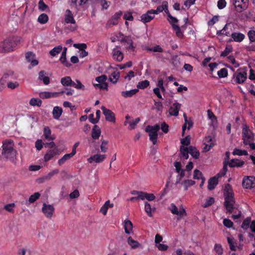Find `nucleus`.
Returning a JSON list of instances; mask_svg holds the SVG:
<instances>
[{"mask_svg":"<svg viewBox=\"0 0 255 255\" xmlns=\"http://www.w3.org/2000/svg\"><path fill=\"white\" fill-rule=\"evenodd\" d=\"M17 37H9L0 42V52L5 53L12 51L19 43Z\"/></svg>","mask_w":255,"mask_h":255,"instance_id":"nucleus-2","label":"nucleus"},{"mask_svg":"<svg viewBox=\"0 0 255 255\" xmlns=\"http://www.w3.org/2000/svg\"><path fill=\"white\" fill-rule=\"evenodd\" d=\"M230 26V24H226L222 30L217 32V34H225L227 36L231 35L230 31H228V29Z\"/></svg>","mask_w":255,"mask_h":255,"instance_id":"nucleus-49","label":"nucleus"},{"mask_svg":"<svg viewBox=\"0 0 255 255\" xmlns=\"http://www.w3.org/2000/svg\"><path fill=\"white\" fill-rule=\"evenodd\" d=\"M146 49L153 52H162L163 51V49L159 45H156L153 48L146 47Z\"/></svg>","mask_w":255,"mask_h":255,"instance_id":"nucleus-60","label":"nucleus"},{"mask_svg":"<svg viewBox=\"0 0 255 255\" xmlns=\"http://www.w3.org/2000/svg\"><path fill=\"white\" fill-rule=\"evenodd\" d=\"M103 111V114L105 116L106 121L112 123H115L116 119L115 114L110 110L107 109L105 107L103 106L101 108Z\"/></svg>","mask_w":255,"mask_h":255,"instance_id":"nucleus-10","label":"nucleus"},{"mask_svg":"<svg viewBox=\"0 0 255 255\" xmlns=\"http://www.w3.org/2000/svg\"><path fill=\"white\" fill-rule=\"evenodd\" d=\"M29 104L31 106L40 107L42 104V101L38 98H31L29 101Z\"/></svg>","mask_w":255,"mask_h":255,"instance_id":"nucleus-48","label":"nucleus"},{"mask_svg":"<svg viewBox=\"0 0 255 255\" xmlns=\"http://www.w3.org/2000/svg\"><path fill=\"white\" fill-rule=\"evenodd\" d=\"M242 185L246 189L255 188V177L248 176L244 177Z\"/></svg>","mask_w":255,"mask_h":255,"instance_id":"nucleus-6","label":"nucleus"},{"mask_svg":"<svg viewBox=\"0 0 255 255\" xmlns=\"http://www.w3.org/2000/svg\"><path fill=\"white\" fill-rule=\"evenodd\" d=\"M95 88H99L101 90H108V83H98L93 84Z\"/></svg>","mask_w":255,"mask_h":255,"instance_id":"nucleus-57","label":"nucleus"},{"mask_svg":"<svg viewBox=\"0 0 255 255\" xmlns=\"http://www.w3.org/2000/svg\"><path fill=\"white\" fill-rule=\"evenodd\" d=\"M49 19L48 15L44 13L41 14L37 18V21L40 24H44L46 23Z\"/></svg>","mask_w":255,"mask_h":255,"instance_id":"nucleus-43","label":"nucleus"},{"mask_svg":"<svg viewBox=\"0 0 255 255\" xmlns=\"http://www.w3.org/2000/svg\"><path fill=\"white\" fill-rule=\"evenodd\" d=\"M224 206L226 208L227 213L232 214L234 210H237L239 205L236 204L235 200L224 202Z\"/></svg>","mask_w":255,"mask_h":255,"instance_id":"nucleus-11","label":"nucleus"},{"mask_svg":"<svg viewBox=\"0 0 255 255\" xmlns=\"http://www.w3.org/2000/svg\"><path fill=\"white\" fill-rule=\"evenodd\" d=\"M138 91V90L137 89L131 90L129 91H123L122 92V95L125 98L131 97L135 94Z\"/></svg>","mask_w":255,"mask_h":255,"instance_id":"nucleus-42","label":"nucleus"},{"mask_svg":"<svg viewBox=\"0 0 255 255\" xmlns=\"http://www.w3.org/2000/svg\"><path fill=\"white\" fill-rule=\"evenodd\" d=\"M59 171L58 169H54L48 173L46 175L43 177V179L46 180H50L54 175L57 174Z\"/></svg>","mask_w":255,"mask_h":255,"instance_id":"nucleus-50","label":"nucleus"},{"mask_svg":"<svg viewBox=\"0 0 255 255\" xmlns=\"http://www.w3.org/2000/svg\"><path fill=\"white\" fill-rule=\"evenodd\" d=\"M59 154V149L58 148L55 149H49L47 150V152L44 156V160L47 162L51 159L54 156Z\"/></svg>","mask_w":255,"mask_h":255,"instance_id":"nucleus-12","label":"nucleus"},{"mask_svg":"<svg viewBox=\"0 0 255 255\" xmlns=\"http://www.w3.org/2000/svg\"><path fill=\"white\" fill-rule=\"evenodd\" d=\"M160 129V126L158 124L154 126H147L145 128V131L148 133L150 140L152 142L153 144H155L157 140V131Z\"/></svg>","mask_w":255,"mask_h":255,"instance_id":"nucleus-3","label":"nucleus"},{"mask_svg":"<svg viewBox=\"0 0 255 255\" xmlns=\"http://www.w3.org/2000/svg\"><path fill=\"white\" fill-rule=\"evenodd\" d=\"M189 153L191 155V156L195 158L198 159L200 155V152L198 150H197L196 148L193 146H190L189 147Z\"/></svg>","mask_w":255,"mask_h":255,"instance_id":"nucleus-39","label":"nucleus"},{"mask_svg":"<svg viewBox=\"0 0 255 255\" xmlns=\"http://www.w3.org/2000/svg\"><path fill=\"white\" fill-rule=\"evenodd\" d=\"M234 4L238 12H242L248 7V0H234Z\"/></svg>","mask_w":255,"mask_h":255,"instance_id":"nucleus-8","label":"nucleus"},{"mask_svg":"<svg viewBox=\"0 0 255 255\" xmlns=\"http://www.w3.org/2000/svg\"><path fill=\"white\" fill-rule=\"evenodd\" d=\"M63 113V110L61 107L56 106L53 108L52 115L53 118L59 120Z\"/></svg>","mask_w":255,"mask_h":255,"instance_id":"nucleus-28","label":"nucleus"},{"mask_svg":"<svg viewBox=\"0 0 255 255\" xmlns=\"http://www.w3.org/2000/svg\"><path fill=\"white\" fill-rule=\"evenodd\" d=\"M203 178H204L203 177V174L201 172H200L198 169H195L194 171V175H193V178L195 179H202Z\"/></svg>","mask_w":255,"mask_h":255,"instance_id":"nucleus-59","label":"nucleus"},{"mask_svg":"<svg viewBox=\"0 0 255 255\" xmlns=\"http://www.w3.org/2000/svg\"><path fill=\"white\" fill-rule=\"evenodd\" d=\"M220 177H218L217 174L216 176L211 178L208 181V189L209 190H213L215 186L218 183V178Z\"/></svg>","mask_w":255,"mask_h":255,"instance_id":"nucleus-23","label":"nucleus"},{"mask_svg":"<svg viewBox=\"0 0 255 255\" xmlns=\"http://www.w3.org/2000/svg\"><path fill=\"white\" fill-rule=\"evenodd\" d=\"M249 38L251 42H255V31L250 30L248 33Z\"/></svg>","mask_w":255,"mask_h":255,"instance_id":"nucleus-64","label":"nucleus"},{"mask_svg":"<svg viewBox=\"0 0 255 255\" xmlns=\"http://www.w3.org/2000/svg\"><path fill=\"white\" fill-rule=\"evenodd\" d=\"M62 50V47L61 45H58L54 47L49 51V54L51 56L54 57L60 53Z\"/></svg>","mask_w":255,"mask_h":255,"instance_id":"nucleus-44","label":"nucleus"},{"mask_svg":"<svg viewBox=\"0 0 255 255\" xmlns=\"http://www.w3.org/2000/svg\"><path fill=\"white\" fill-rule=\"evenodd\" d=\"M247 79V73L245 72H239L237 74L236 81L238 84L243 83Z\"/></svg>","mask_w":255,"mask_h":255,"instance_id":"nucleus-31","label":"nucleus"},{"mask_svg":"<svg viewBox=\"0 0 255 255\" xmlns=\"http://www.w3.org/2000/svg\"><path fill=\"white\" fill-rule=\"evenodd\" d=\"M2 150L1 154L11 162L16 164L15 160L17 151L13 148V142L11 140H6L2 143Z\"/></svg>","mask_w":255,"mask_h":255,"instance_id":"nucleus-1","label":"nucleus"},{"mask_svg":"<svg viewBox=\"0 0 255 255\" xmlns=\"http://www.w3.org/2000/svg\"><path fill=\"white\" fill-rule=\"evenodd\" d=\"M101 131L100 128L97 126L95 125L92 130V137L94 139H97L101 135Z\"/></svg>","mask_w":255,"mask_h":255,"instance_id":"nucleus-29","label":"nucleus"},{"mask_svg":"<svg viewBox=\"0 0 255 255\" xmlns=\"http://www.w3.org/2000/svg\"><path fill=\"white\" fill-rule=\"evenodd\" d=\"M132 228L133 225L130 221L126 220L124 221V229L126 234H130L132 232Z\"/></svg>","mask_w":255,"mask_h":255,"instance_id":"nucleus-33","label":"nucleus"},{"mask_svg":"<svg viewBox=\"0 0 255 255\" xmlns=\"http://www.w3.org/2000/svg\"><path fill=\"white\" fill-rule=\"evenodd\" d=\"M61 83L64 86L75 85V83L72 81L71 78L69 76H67L61 78Z\"/></svg>","mask_w":255,"mask_h":255,"instance_id":"nucleus-32","label":"nucleus"},{"mask_svg":"<svg viewBox=\"0 0 255 255\" xmlns=\"http://www.w3.org/2000/svg\"><path fill=\"white\" fill-rule=\"evenodd\" d=\"M180 108L181 104L177 103V102H175L169 108V115L170 116H174L176 117L178 115V112Z\"/></svg>","mask_w":255,"mask_h":255,"instance_id":"nucleus-18","label":"nucleus"},{"mask_svg":"<svg viewBox=\"0 0 255 255\" xmlns=\"http://www.w3.org/2000/svg\"><path fill=\"white\" fill-rule=\"evenodd\" d=\"M130 118L129 115H127L126 117V121L124 123V125L126 126L127 124H128L129 126L128 127V128L130 130L133 129L135 128L136 125L140 121V118H137L132 121H128V120Z\"/></svg>","mask_w":255,"mask_h":255,"instance_id":"nucleus-14","label":"nucleus"},{"mask_svg":"<svg viewBox=\"0 0 255 255\" xmlns=\"http://www.w3.org/2000/svg\"><path fill=\"white\" fill-rule=\"evenodd\" d=\"M121 42L127 50H134V47L133 46L132 40L129 36H125L121 39Z\"/></svg>","mask_w":255,"mask_h":255,"instance_id":"nucleus-15","label":"nucleus"},{"mask_svg":"<svg viewBox=\"0 0 255 255\" xmlns=\"http://www.w3.org/2000/svg\"><path fill=\"white\" fill-rule=\"evenodd\" d=\"M180 152L182 157L185 159H187L188 158V153H189V147H186L183 145H181L180 148Z\"/></svg>","mask_w":255,"mask_h":255,"instance_id":"nucleus-37","label":"nucleus"},{"mask_svg":"<svg viewBox=\"0 0 255 255\" xmlns=\"http://www.w3.org/2000/svg\"><path fill=\"white\" fill-rule=\"evenodd\" d=\"M40 196V193L38 192H36L29 197L28 201L30 203H32L34 202L37 199H38Z\"/></svg>","mask_w":255,"mask_h":255,"instance_id":"nucleus-55","label":"nucleus"},{"mask_svg":"<svg viewBox=\"0 0 255 255\" xmlns=\"http://www.w3.org/2000/svg\"><path fill=\"white\" fill-rule=\"evenodd\" d=\"M73 155L71 153L65 154L61 158L58 160V163L59 165H63L66 161L70 159Z\"/></svg>","mask_w":255,"mask_h":255,"instance_id":"nucleus-46","label":"nucleus"},{"mask_svg":"<svg viewBox=\"0 0 255 255\" xmlns=\"http://www.w3.org/2000/svg\"><path fill=\"white\" fill-rule=\"evenodd\" d=\"M122 15V12L121 11L115 13L114 15L112 16L111 18L108 21L106 24V27L107 28H110L112 27L113 25H117L118 23L119 19Z\"/></svg>","mask_w":255,"mask_h":255,"instance_id":"nucleus-9","label":"nucleus"},{"mask_svg":"<svg viewBox=\"0 0 255 255\" xmlns=\"http://www.w3.org/2000/svg\"><path fill=\"white\" fill-rule=\"evenodd\" d=\"M230 152L227 151L226 152V157L225 158V161L224 162V166L222 170L217 174L218 177H222L224 176L227 171V166L229 165L228 160L230 159Z\"/></svg>","mask_w":255,"mask_h":255,"instance_id":"nucleus-16","label":"nucleus"},{"mask_svg":"<svg viewBox=\"0 0 255 255\" xmlns=\"http://www.w3.org/2000/svg\"><path fill=\"white\" fill-rule=\"evenodd\" d=\"M42 210L47 218H51L54 212V208L52 205L43 203Z\"/></svg>","mask_w":255,"mask_h":255,"instance_id":"nucleus-13","label":"nucleus"},{"mask_svg":"<svg viewBox=\"0 0 255 255\" xmlns=\"http://www.w3.org/2000/svg\"><path fill=\"white\" fill-rule=\"evenodd\" d=\"M60 62L67 67H70L71 64L66 59V54L62 53L60 58Z\"/></svg>","mask_w":255,"mask_h":255,"instance_id":"nucleus-47","label":"nucleus"},{"mask_svg":"<svg viewBox=\"0 0 255 255\" xmlns=\"http://www.w3.org/2000/svg\"><path fill=\"white\" fill-rule=\"evenodd\" d=\"M170 211L173 214L178 216L177 218V221L180 220L181 218H183L187 216L186 212L182 206H181L178 209L174 204H172Z\"/></svg>","mask_w":255,"mask_h":255,"instance_id":"nucleus-5","label":"nucleus"},{"mask_svg":"<svg viewBox=\"0 0 255 255\" xmlns=\"http://www.w3.org/2000/svg\"><path fill=\"white\" fill-rule=\"evenodd\" d=\"M131 194L136 195L134 197H132L128 199V201H130L131 202L137 201L139 200H143V192L137 191L136 190H133L130 192Z\"/></svg>","mask_w":255,"mask_h":255,"instance_id":"nucleus-21","label":"nucleus"},{"mask_svg":"<svg viewBox=\"0 0 255 255\" xmlns=\"http://www.w3.org/2000/svg\"><path fill=\"white\" fill-rule=\"evenodd\" d=\"M107 79V76L105 75H102L100 76L97 77L96 78V81L98 82V83H107L106 81Z\"/></svg>","mask_w":255,"mask_h":255,"instance_id":"nucleus-63","label":"nucleus"},{"mask_svg":"<svg viewBox=\"0 0 255 255\" xmlns=\"http://www.w3.org/2000/svg\"><path fill=\"white\" fill-rule=\"evenodd\" d=\"M167 4V1H164L161 5H159L158 6L155 10H153L154 11L155 14H157L159 12H162L163 10L165 9V8H166Z\"/></svg>","mask_w":255,"mask_h":255,"instance_id":"nucleus-54","label":"nucleus"},{"mask_svg":"<svg viewBox=\"0 0 255 255\" xmlns=\"http://www.w3.org/2000/svg\"><path fill=\"white\" fill-rule=\"evenodd\" d=\"M89 0H68V3L71 7L77 8L84 5Z\"/></svg>","mask_w":255,"mask_h":255,"instance_id":"nucleus-20","label":"nucleus"},{"mask_svg":"<svg viewBox=\"0 0 255 255\" xmlns=\"http://www.w3.org/2000/svg\"><path fill=\"white\" fill-rule=\"evenodd\" d=\"M233 50V47L232 45H227L224 51L221 54V57L227 56L229 53H230Z\"/></svg>","mask_w":255,"mask_h":255,"instance_id":"nucleus-52","label":"nucleus"},{"mask_svg":"<svg viewBox=\"0 0 255 255\" xmlns=\"http://www.w3.org/2000/svg\"><path fill=\"white\" fill-rule=\"evenodd\" d=\"M233 154L234 155H247L248 154V152L245 150H241L238 148H235L234 150V151L233 152Z\"/></svg>","mask_w":255,"mask_h":255,"instance_id":"nucleus-56","label":"nucleus"},{"mask_svg":"<svg viewBox=\"0 0 255 255\" xmlns=\"http://www.w3.org/2000/svg\"><path fill=\"white\" fill-rule=\"evenodd\" d=\"M218 75L220 78L226 77L228 75V71L226 68H222L218 72Z\"/></svg>","mask_w":255,"mask_h":255,"instance_id":"nucleus-62","label":"nucleus"},{"mask_svg":"<svg viewBox=\"0 0 255 255\" xmlns=\"http://www.w3.org/2000/svg\"><path fill=\"white\" fill-rule=\"evenodd\" d=\"M46 74L44 71L42 70L39 72L38 77L39 80L42 81L44 84L46 85H48L50 83V78L47 76H46Z\"/></svg>","mask_w":255,"mask_h":255,"instance_id":"nucleus-27","label":"nucleus"},{"mask_svg":"<svg viewBox=\"0 0 255 255\" xmlns=\"http://www.w3.org/2000/svg\"><path fill=\"white\" fill-rule=\"evenodd\" d=\"M38 8L41 11H46L47 9L49 10L48 6L44 2L43 0H39L38 2Z\"/></svg>","mask_w":255,"mask_h":255,"instance_id":"nucleus-53","label":"nucleus"},{"mask_svg":"<svg viewBox=\"0 0 255 255\" xmlns=\"http://www.w3.org/2000/svg\"><path fill=\"white\" fill-rule=\"evenodd\" d=\"M64 21L66 23L76 24V21L74 18L73 14L70 9L66 10Z\"/></svg>","mask_w":255,"mask_h":255,"instance_id":"nucleus-22","label":"nucleus"},{"mask_svg":"<svg viewBox=\"0 0 255 255\" xmlns=\"http://www.w3.org/2000/svg\"><path fill=\"white\" fill-rule=\"evenodd\" d=\"M15 78L14 72L12 71L8 70L3 74L1 79L4 81H6L9 79H13Z\"/></svg>","mask_w":255,"mask_h":255,"instance_id":"nucleus-38","label":"nucleus"},{"mask_svg":"<svg viewBox=\"0 0 255 255\" xmlns=\"http://www.w3.org/2000/svg\"><path fill=\"white\" fill-rule=\"evenodd\" d=\"M224 195L225 202L235 200L232 186L229 184L225 185L224 190Z\"/></svg>","mask_w":255,"mask_h":255,"instance_id":"nucleus-7","label":"nucleus"},{"mask_svg":"<svg viewBox=\"0 0 255 255\" xmlns=\"http://www.w3.org/2000/svg\"><path fill=\"white\" fill-rule=\"evenodd\" d=\"M127 243L128 245L130 247L131 249H135L139 247L142 248L141 245H140L138 242L134 240L131 237H128L127 239Z\"/></svg>","mask_w":255,"mask_h":255,"instance_id":"nucleus-30","label":"nucleus"},{"mask_svg":"<svg viewBox=\"0 0 255 255\" xmlns=\"http://www.w3.org/2000/svg\"><path fill=\"white\" fill-rule=\"evenodd\" d=\"M51 130L48 127H45L43 129V135L46 139L48 140H53L54 138L51 135Z\"/></svg>","mask_w":255,"mask_h":255,"instance_id":"nucleus-36","label":"nucleus"},{"mask_svg":"<svg viewBox=\"0 0 255 255\" xmlns=\"http://www.w3.org/2000/svg\"><path fill=\"white\" fill-rule=\"evenodd\" d=\"M204 144L205 146L203 148V152L208 151L215 145L211 136H208L205 138Z\"/></svg>","mask_w":255,"mask_h":255,"instance_id":"nucleus-17","label":"nucleus"},{"mask_svg":"<svg viewBox=\"0 0 255 255\" xmlns=\"http://www.w3.org/2000/svg\"><path fill=\"white\" fill-rule=\"evenodd\" d=\"M244 161L240 160L237 159H233L231 160V162L229 163V166L231 167H241L244 164Z\"/></svg>","mask_w":255,"mask_h":255,"instance_id":"nucleus-35","label":"nucleus"},{"mask_svg":"<svg viewBox=\"0 0 255 255\" xmlns=\"http://www.w3.org/2000/svg\"><path fill=\"white\" fill-rule=\"evenodd\" d=\"M106 157L105 155H101L100 154H96L93 156H91L89 159V161L91 163L92 162L91 160L94 161L96 163H100L102 162Z\"/></svg>","mask_w":255,"mask_h":255,"instance_id":"nucleus-24","label":"nucleus"},{"mask_svg":"<svg viewBox=\"0 0 255 255\" xmlns=\"http://www.w3.org/2000/svg\"><path fill=\"white\" fill-rule=\"evenodd\" d=\"M175 23H171L173 29L175 31L176 35L179 38H182L183 37V33L181 31L180 27L177 24H175Z\"/></svg>","mask_w":255,"mask_h":255,"instance_id":"nucleus-40","label":"nucleus"},{"mask_svg":"<svg viewBox=\"0 0 255 255\" xmlns=\"http://www.w3.org/2000/svg\"><path fill=\"white\" fill-rule=\"evenodd\" d=\"M164 10H165V12L167 14L168 17L169 18V19H168V21L170 23L178 22V19L172 16L171 15V14L169 13V10L167 8V6L166 7V8H165Z\"/></svg>","mask_w":255,"mask_h":255,"instance_id":"nucleus-51","label":"nucleus"},{"mask_svg":"<svg viewBox=\"0 0 255 255\" xmlns=\"http://www.w3.org/2000/svg\"><path fill=\"white\" fill-rule=\"evenodd\" d=\"M242 139L245 145H248L250 141H253L254 140V134L246 124L243 125Z\"/></svg>","mask_w":255,"mask_h":255,"instance_id":"nucleus-4","label":"nucleus"},{"mask_svg":"<svg viewBox=\"0 0 255 255\" xmlns=\"http://www.w3.org/2000/svg\"><path fill=\"white\" fill-rule=\"evenodd\" d=\"M144 210L149 217H152V212H154L155 208H151L150 205L147 202H144Z\"/></svg>","mask_w":255,"mask_h":255,"instance_id":"nucleus-41","label":"nucleus"},{"mask_svg":"<svg viewBox=\"0 0 255 255\" xmlns=\"http://www.w3.org/2000/svg\"><path fill=\"white\" fill-rule=\"evenodd\" d=\"M154 11L153 9L148 10L144 14V23L148 22L154 17Z\"/></svg>","mask_w":255,"mask_h":255,"instance_id":"nucleus-34","label":"nucleus"},{"mask_svg":"<svg viewBox=\"0 0 255 255\" xmlns=\"http://www.w3.org/2000/svg\"><path fill=\"white\" fill-rule=\"evenodd\" d=\"M231 36L234 41L237 42H241L245 38V35L240 32H234L231 34Z\"/></svg>","mask_w":255,"mask_h":255,"instance_id":"nucleus-25","label":"nucleus"},{"mask_svg":"<svg viewBox=\"0 0 255 255\" xmlns=\"http://www.w3.org/2000/svg\"><path fill=\"white\" fill-rule=\"evenodd\" d=\"M120 77V73L117 71H114L113 72L110 76L109 79L111 82L113 83H116L117 82Z\"/></svg>","mask_w":255,"mask_h":255,"instance_id":"nucleus-45","label":"nucleus"},{"mask_svg":"<svg viewBox=\"0 0 255 255\" xmlns=\"http://www.w3.org/2000/svg\"><path fill=\"white\" fill-rule=\"evenodd\" d=\"M35 57V54L32 52H28L25 54V58L27 62H30L32 66L34 67L38 64V60L34 59Z\"/></svg>","mask_w":255,"mask_h":255,"instance_id":"nucleus-19","label":"nucleus"},{"mask_svg":"<svg viewBox=\"0 0 255 255\" xmlns=\"http://www.w3.org/2000/svg\"><path fill=\"white\" fill-rule=\"evenodd\" d=\"M228 244L230 246V248L232 251H236V246L235 245V243L234 242V239L228 237L227 238Z\"/></svg>","mask_w":255,"mask_h":255,"instance_id":"nucleus-58","label":"nucleus"},{"mask_svg":"<svg viewBox=\"0 0 255 255\" xmlns=\"http://www.w3.org/2000/svg\"><path fill=\"white\" fill-rule=\"evenodd\" d=\"M113 57L115 60L120 62L124 58V54L121 51L114 48L113 50Z\"/></svg>","mask_w":255,"mask_h":255,"instance_id":"nucleus-26","label":"nucleus"},{"mask_svg":"<svg viewBox=\"0 0 255 255\" xmlns=\"http://www.w3.org/2000/svg\"><path fill=\"white\" fill-rule=\"evenodd\" d=\"M191 137L190 135L186 136L185 138L181 139V143L184 146H188L190 144Z\"/></svg>","mask_w":255,"mask_h":255,"instance_id":"nucleus-61","label":"nucleus"}]
</instances>
